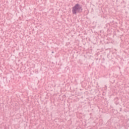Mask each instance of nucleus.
Here are the masks:
<instances>
[{"instance_id": "nucleus-2", "label": "nucleus", "mask_w": 129, "mask_h": 129, "mask_svg": "<svg viewBox=\"0 0 129 129\" xmlns=\"http://www.w3.org/2000/svg\"><path fill=\"white\" fill-rule=\"evenodd\" d=\"M52 53H54V51H52Z\"/></svg>"}, {"instance_id": "nucleus-1", "label": "nucleus", "mask_w": 129, "mask_h": 129, "mask_svg": "<svg viewBox=\"0 0 129 129\" xmlns=\"http://www.w3.org/2000/svg\"><path fill=\"white\" fill-rule=\"evenodd\" d=\"M80 11H82V7L79 4H76L72 8V13L73 15H76L77 13H80Z\"/></svg>"}]
</instances>
